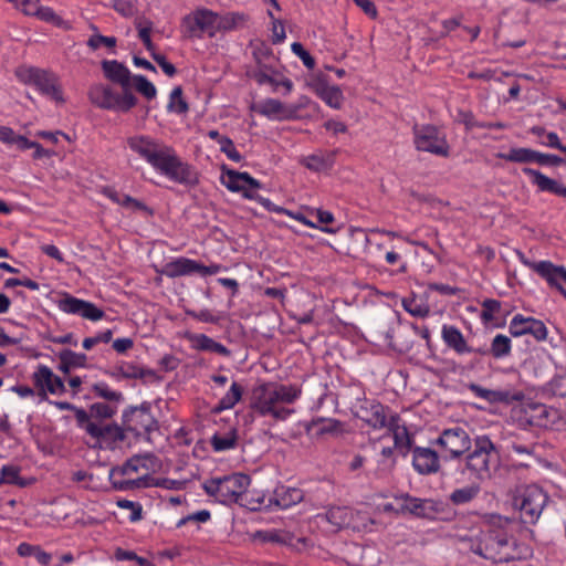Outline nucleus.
<instances>
[{
	"label": "nucleus",
	"mask_w": 566,
	"mask_h": 566,
	"mask_svg": "<svg viewBox=\"0 0 566 566\" xmlns=\"http://www.w3.org/2000/svg\"><path fill=\"white\" fill-rule=\"evenodd\" d=\"M126 143L133 153L170 180L189 187L199 182L197 171L163 140L148 135H135L128 137Z\"/></svg>",
	"instance_id": "f257e3e1"
},
{
	"label": "nucleus",
	"mask_w": 566,
	"mask_h": 566,
	"mask_svg": "<svg viewBox=\"0 0 566 566\" xmlns=\"http://www.w3.org/2000/svg\"><path fill=\"white\" fill-rule=\"evenodd\" d=\"M156 465L157 459L151 453L134 455L122 467L113 470V485L117 491L122 492H138L151 486L176 491L182 489L185 482L156 478L148 474V471Z\"/></svg>",
	"instance_id": "f03ea898"
},
{
	"label": "nucleus",
	"mask_w": 566,
	"mask_h": 566,
	"mask_svg": "<svg viewBox=\"0 0 566 566\" xmlns=\"http://www.w3.org/2000/svg\"><path fill=\"white\" fill-rule=\"evenodd\" d=\"M301 395V389L292 385L276 382L261 384L253 389L252 408L261 416H272L275 420H285L293 409L282 407L293 403Z\"/></svg>",
	"instance_id": "7ed1b4c3"
},
{
	"label": "nucleus",
	"mask_w": 566,
	"mask_h": 566,
	"mask_svg": "<svg viewBox=\"0 0 566 566\" xmlns=\"http://www.w3.org/2000/svg\"><path fill=\"white\" fill-rule=\"evenodd\" d=\"M463 542L468 543L473 553L494 563H506L514 559V542L503 527L486 524Z\"/></svg>",
	"instance_id": "20e7f679"
},
{
	"label": "nucleus",
	"mask_w": 566,
	"mask_h": 566,
	"mask_svg": "<svg viewBox=\"0 0 566 566\" xmlns=\"http://www.w3.org/2000/svg\"><path fill=\"white\" fill-rule=\"evenodd\" d=\"M382 511L401 516L444 518L446 504L434 497H394V502L385 504Z\"/></svg>",
	"instance_id": "39448f33"
},
{
	"label": "nucleus",
	"mask_w": 566,
	"mask_h": 566,
	"mask_svg": "<svg viewBox=\"0 0 566 566\" xmlns=\"http://www.w3.org/2000/svg\"><path fill=\"white\" fill-rule=\"evenodd\" d=\"M14 74L21 83L33 85L41 94L56 103L65 102L59 76L55 73L35 66L22 65L15 70Z\"/></svg>",
	"instance_id": "423d86ee"
},
{
	"label": "nucleus",
	"mask_w": 566,
	"mask_h": 566,
	"mask_svg": "<svg viewBox=\"0 0 566 566\" xmlns=\"http://www.w3.org/2000/svg\"><path fill=\"white\" fill-rule=\"evenodd\" d=\"M88 98L92 104L99 108L116 112H128L137 103L133 91L122 90V92L118 93L111 86L103 84L93 85L88 91Z\"/></svg>",
	"instance_id": "0eeeda50"
},
{
	"label": "nucleus",
	"mask_w": 566,
	"mask_h": 566,
	"mask_svg": "<svg viewBox=\"0 0 566 566\" xmlns=\"http://www.w3.org/2000/svg\"><path fill=\"white\" fill-rule=\"evenodd\" d=\"M497 461V450L488 436L474 439V450L467 457V469L482 481L491 475V464Z\"/></svg>",
	"instance_id": "6e6552de"
},
{
	"label": "nucleus",
	"mask_w": 566,
	"mask_h": 566,
	"mask_svg": "<svg viewBox=\"0 0 566 566\" xmlns=\"http://www.w3.org/2000/svg\"><path fill=\"white\" fill-rule=\"evenodd\" d=\"M415 145L418 150L428 151L438 156L449 155V145L446 136L436 126L424 125L415 127Z\"/></svg>",
	"instance_id": "1a4fd4ad"
},
{
	"label": "nucleus",
	"mask_w": 566,
	"mask_h": 566,
	"mask_svg": "<svg viewBox=\"0 0 566 566\" xmlns=\"http://www.w3.org/2000/svg\"><path fill=\"white\" fill-rule=\"evenodd\" d=\"M250 476L243 473L211 479L205 483V490L209 495H244L250 485Z\"/></svg>",
	"instance_id": "9d476101"
},
{
	"label": "nucleus",
	"mask_w": 566,
	"mask_h": 566,
	"mask_svg": "<svg viewBox=\"0 0 566 566\" xmlns=\"http://www.w3.org/2000/svg\"><path fill=\"white\" fill-rule=\"evenodd\" d=\"M437 443L443 449L444 458H459L470 450L472 441L468 432L462 428L446 429Z\"/></svg>",
	"instance_id": "9b49d317"
},
{
	"label": "nucleus",
	"mask_w": 566,
	"mask_h": 566,
	"mask_svg": "<svg viewBox=\"0 0 566 566\" xmlns=\"http://www.w3.org/2000/svg\"><path fill=\"white\" fill-rule=\"evenodd\" d=\"M221 270L220 264H211L206 266L195 260L187 258H178L165 264L163 273L168 277H178L199 273L203 276L217 274Z\"/></svg>",
	"instance_id": "f8f14e48"
},
{
	"label": "nucleus",
	"mask_w": 566,
	"mask_h": 566,
	"mask_svg": "<svg viewBox=\"0 0 566 566\" xmlns=\"http://www.w3.org/2000/svg\"><path fill=\"white\" fill-rule=\"evenodd\" d=\"M303 497L294 501L293 497H226L223 504L235 503L251 512L272 510L273 507L287 509L297 504Z\"/></svg>",
	"instance_id": "ddd939ff"
},
{
	"label": "nucleus",
	"mask_w": 566,
	"mask_h": 566,
	"mask_svg": "<svg viewBox=\"0 0 566 566\" xmlns=\"http://www.w3.org/2000/svg\"><path fill=\"white\" fill-rule=\"evenodd\" d=\"M520 260L524 265L536 272L543 277L551 287H555L557 291L562 286V282L566 283V269L562 265H555L551 261L533 262L520 253Z\"/></svg>",
	"instance_id": "4468645a"
},
{
	"label": "nucleus",
	"mask_w": 566,
	"mask_h": 566,
	"mask_svg": "<svg viewBox=\"0 0 566 566\" xmlns=\"http://www.w3.org/2000/svg\"><path fill=\"white\" fill-rule=\"evenodd\" d=\"M124 424L128 431L142 436L154 430L157 427V421L153 417L149 406L143 405L124 413Z\"/></svg>",
	"instance_id": "2eb2a0df"
},
{
	"label": "nucleus",
	"mask_w": 566,
	"mask_h": 566,
	"mask_svg": "<svg viewBox=\"0 0 566 566\" xmlns=\"http://www.w3.org/2000/svg\"><path fill=\"white\" fill-rule=\"evenodd\" d=\"M93 439L92 447L113 450L125 440L124 430L115 423L97 422L94 432L90 434Z\"/></svg>",
	"instance_id": "dca6fc26"
},
{
	"label": "nucleus",
	"mask_w": 566,
	"mask_h": 566,
	"mask_svg": "<svg viewBox=\"0 0 566 566\" xmlns=\"http://www.w3.org/2000/svg\"><path fill=\"white\" fill-rule=\"evenodd\" d=\"M34 386L39 389V395L45 399L46 391L50 394H62L65 386L62 379L44 365H40L32 376Z\"/></svg>",
	"instance_id": "f3484780"
},
{
	"label": "nucleus",
	"mask_w": 566,
	"mask_h": 566,
	"mask_svg": "<svg viewBox=\"0 0 566 566\" xmlns=\"http://www.w3.org/2000/svg\"><path fill=\"white\" fill-rule=\"evenodd\" d=\"M510 333L514 337L531 334L536 340H544L547 337V328L542 321L515 315L510 323Z\"/></svg>",
	"instance_id": "a211bd4d"
},
{
	"label": "nucleus",
	"mask_w": 566,
	"mask_h": 566,
	"mask_svg": "<svg viewBox=\"0 0 566 566\" xmlns=\"http://www.w3.org/2000/svg\"><path fill=\"white\" fill-rule=\"evenodd\" d=\"M59 307L69 314H77L86 319L98 321L104 317V312L96 307L93 303L66 296L60 301Z\"/></svg>",
	"instance_id": "6ab92c4d"
},
{
	"label": "nucleus",
	"mask_w": 566,
	"mask_h": 566,
	"mask_svg": "<svg viewBox=\"0 0 566 566\" xmlns=\"http://www.w3.org/2000/svg\"><path fill=\"white\" fill-rule=\"evenodd\" d=\"M412 465L420 474L436 473L440 469L439 454L430 448L415 447L412 449Z\"/></svg>",
	"instance_id": "aec40b11"
},
{
	"label": "nucleus",
	"mask_w": 566,
	"mask_h": 566,
	"mask_svg": "<svg viewBox=\"0 0 566 566\" xmlns=\"http://www.w3.org/2000/svg\"><path fill=\"white\" fill-rule=\"evenodd\" d=\"M259 114L275 119H291L297 114V106H286L279 99L268 98L254 107Z\"/></svg>",
	"instance_id": "412c9836"
},
{
	"label": "nucleus",
	"mask_w": 566,
	"mask_h": 566,
	"mask_svg": "<svg viewBox=\"0 0 566 566\" xmlns=\"http://www.w3.org/2000/svg\"><path fill=\"white\" fill-rule=\"evenodd\" d=\"M388 407L379 402H369L360 407L358 417L374 429L386 428L389 421Z\"/></svg>",
	"instance_id": "4be33fe9"
},
{
	"label": "nucleus",
	"mask_w": 566,
	"mask_h": 566,
	"mask_svg": "<svg viewBox=\"0 0 566 566\" xmlns=\"http://www.w3.org/2000/svg\"><path fill=\"white\" fill-rule=\"evenodd\" d=\"M102 70L109 81L120 86L123 91H132V78L134 75L130 71L118 61H103Z\"/></svg>",
	"instance_id": "5701e85b"
},
{
	"label": "nucleus",
	"mask_w": 566,
	"mask_h": 566,
	"mask_svg": "<svg viewBox=\"0 0 566 566\" xmlns=\"http://www.w3.org/2000/svg\"><path fill=\"white\" fill-rule=\"evenodd\" d=\"M469 389L479 398L484 399L488 402H505L521 401L524 395L521 391L511 392L507 390H491L483 388L476 384H471Z\"/></svg>",
	"instance_id": "b1692460"
},
{
	"label": "nucleus",
	"mask_w": 566,
	"mask_h": 566,
	"mask_svg": "<svg viewBox=\"0 0 566 566\" xmlns=\"http://www.w3.org/2000/svg\"><path fill=\"white\" fill-rule=\"evenodd\" d=\"M386 428L392 434L395 448L406 454L411 449L412 437L409 434L407 427L401 423L399 415H390Z\"/></svg>",
	"instance_id": "393cba45"
},
{
	"label": "nucleus",
	"mask_w": 566,
	"mask_h": 566,
	"mask_svg": "<svg viewBox=\"0 0 566 566\" xmlns=\"http://www.w3.org/2000/svg\"><path fill=\"white\" fill-rule=\"evenodd\" d=\"M336 154L337 150H317L312 155L302 157L300 163L312 171L323 172L332 169Z\"/></svg>",
	"instance_id": "a878e982"
},
{
	"label": "nucleus",
	"mask_w": 566,
	"mask_h": 566,
	"mask_svg": "<svg viewBox=\"0 0 566 566\" xmlns=\"http://www.w3.org/2000/svg\"><path fill=\"white\" fill-rule=\"evenodd\" d=\"M513 505L520 510V518L524 524H535L541 516L545 501L534 503L533 497H513Z\"/></svg>",
	"instance_id": "bb28decb"
},
{
	"label": "nucleus",
	"mask_w": 566,
	"mask_h": 566,
	"mask_svg": "<svg viewBox=\"0 0 566 566\" xmlns=\"http://www.w3.org/2000/svg\"><path fill=\"white\" fill-rule=\"evenodd\" d=\"M441 336L446 345L457 354L476 353V349L467 344L461 331L453 325H443Z\"/></svg>",
	"instance_id": "cd10ccee"
},
{
	"label": "nucleus",
	"mask_w": 566,
	"mask_h": 566,
	"mask_svg": "<svg viewBox=\"0 0 566 566\" xmlns=\"http://www.w3.org/2000/svg\"><path fill=\"white\" fill-rule=\"evenodd\" d=\"M196 13L202 34L207 33L209 36H213L220 29L228 27L227 21L211 10L198 9Z\"/></svg>",
	"instance_id": "c85d7f7f"
},
{
	"label": "nucleus",
	"mask_w": 566,
	"mask_h": 566,
	"mask_svg": "<svg viewBox=\"0 0 566 566\" xmlns=\"http://www.w3.org/2000/svg\"><path fill=\"white\" fill-rule=\"evenodd\" d=\"M523 172L532 177L533 184L536 185L541 191H547L562 197H566V187L560 185L558 181L548 178L541 171L533 168H524Z\"/></svg>",
	"instance_id": "c756f323"
},
{
	"label": "nucleus",
	"mask_w": 566,
	"mask_h": 566,
	"mask_svg": "<svg viewBox=\"0 0 566 566\" xmlns=\"http://www.w3.org/2000/svg\"><path fill=\"white\" fill-rule=\"evenodd\" d=\"M191 345L197 350L211 352L218 355L229 357L231 352L222 344L216 342L205 334H195L189 337Z\"/></svg>",
	"instance_id": "7c9ffc66"
},
{
	"label": "nucleus",
	"mask_w": 566,
	"mask_h": 566,
	"mask_svg": "<svg viewBox=\"0 0 566 566\" xmlns=\"http://www.w3.org/2000/svg\"><path fill=\"white\" fill-rule=\"evenodd\" d=\"M315 92L328 106L336 109L342 107L344 96L339 87L319 82L315 85Z\"/></svg>",
	"instance_id": "2f4dec72"
},
{
	"label": "nucleus",
	"mask_w": 566,
	"mask_h": 566,
	"mask_svg": "<svg viewBox=\"0 0 566 566\" xmlns=\"http://www.w3.org/2000/svg\"><path fill=\"white\" fill-rule=\"evenodd\" d=\"M476 353L480 355H492L494 358H502L511 353V339L502 334L496 335L492 343L491 347L488 348H478Z\"/></svg>",
	"instance_id": "473e14b6"
},
{
	"label": "nucleus",
	"mask_w": 566,
	"mask_h": 566,
	"mask_svg": "<svg viewBox=\"0 0 566 566\" xmlns=\"http://www.w3.org/2000/svg\"><path fill=\"white\" fill-rule=\"evenodd\" d=\"M114 377H123L128 379H137L145 377H154L155 373L150 369H145L133 363H123L114 368L112 373Z\"/></svg>",
	"instance_id": "72a5a7b5"
},
{
	"label": "nucleus",
	"mask_w": 566,
	"mask_h": 566,
	"mask_svg": "<svg viewBox=\"0 0 566 566\" xmlns=\"http://www.w3.org/2000/svg\"><path fill=\"white\" fill-rule=\"evenodd\" d=\"M243 388L238 382H232L229 391L220 399L218 405H216L212 409L213 413H220L223 410H228L233 408L242 398Z\"/></svg>",
	"instance_id": "f704fd0d"
},
{
	"label": "nucleus",
	"mask_w": 566,
	"mask_h": 566,
	"mask_svg": "<svg viewBox=\"0 0 566 566\" xmlns=\"http://www.w3.org/2000/svg\"><path fill=\"white\" fill-rule=\"evenodd\" d=\"M210 443L217 452L234 449L238 444V431L237 429H231L226 433H214L211 437Z\"/></svg>",
	"instance_id": "c9c22d12"
},
{
	"label": "nucleus",
	"mask_w": 566,
	"mask_h": 566,
	"mask_svg": "<svg viewBox=\"0 0 566 566\" xmlns=\"http://www.w3.org/2000/svg\"><path fill=\"white\" fill-rule=\"evenodd\" d=\"M496 157L512 163L528 164L535 163L536 150L530 148H512L506 154H496Z\"/></svg>",
	"instance_id": "e433bc0d"
},
{
	"label": "nucleus",
	"mask_w": 566,
	"mask_h": 566,
	"mask_svg": "<svg viewBox=\"0 0 566 566\" xmlns=\"http://www.w3.org/2000/svg\"><path fill=\"white\" fill-rule=\"evenodd\" d=\"M208 136L217 140L220 145V150L227 155V157L235 163H239L242 159L240 153L235 149L233 142L227 137L219 134L218 130H209Z\"/></svg>",
	"instance_id": "4c0bfd02"
},
{
	"label": "nucleus",
	"mask_w": 566,
	"mask_h": 566,
	"mask_svg": "<svg viewBox=\"0 0 566 566\" xmlns=\"http://www.w3.org/2000/svg\"><path fill=\"white\" fill-rule=\"evenodd\" d=\"M134 25L138 31V38L142 40V42L144 43L147 51L153 52V50L156 49L150 39V33L153 30V22L149 19H147L146 17L142 15V17H136V19L134 21Z\"/></svg>",
	"instance_id": "58836bf2"
},
{
	"label": "nucleus",
	"mask_w": 566,
	"mask_h": 566,
	"mask_svg": "<svg viewBox=\"0 0 566 566\" xmlns=\"http://www.w3.org/2000/svg\"><path fill=\"white\" fill-rule=\"evenodd\" d=\"M17 552L21 557L33 556L43 566H48L51 562V555L42 551L38 545L21 543Z\"/></svg>",
	"instance_id": "ea45409f"
},
{
	"label": "nucleus",
	"mask_w": 566,
	"mask_h": 566,
	"mask_svg": "<svg viewBox=\"0 0 566 566\" xmlns=\"http://www.w3.org/2000/svg\"><path fill=\"white\" fill-rule=\"evenodd\" d=\"M222 184L233 192H239L245 190V181H243L240 176H243V172H239L232 169H228L224 166L222 167Z\"/></svg>",
	"instance_id": "a19ab883"
},
{
	"label": "nucleus",
	"mask_w": 566,
	"mask_h": 566,
	"mask_svg": "<svg viewBox=\"0 0 566 566\" xmlns=\"http://www.w3.org/2000/svg\"><path fill=\"white\" fill-rule=\"evenodd\" d=\"M90 411L94 421L104 423V420L111 419L116 413V407L105 402H95L90 407Z\"/></svg>",
	"instance_id": "79ce46f5"
},
{
	"label": "nucleus",
	"mask_w": 566,
	"mask_h": 566,
	"mask_svg": "<svg viewBox=\"0 0 566 566\" xmlns=\"http://www.w3.org/2000/svg\"><path fill=\"white\" fill-rule=\"evenodd\" d=\"M253 538L262 543L287 544L289 539H291V535L280 531H258L254 533Z\"/></svg>",
	"instance_id": "37998d69"
},
{
	"label": "nucleus",
	"mask_w": 566,
	"mask_h": 566,
	"mask_svg": "<svg viewBox=\"0 0 566 566\" xmlns=\"http://www.w3.org/2000/svg\"><path fill=\"white\" fill-rule=\"evenodd\" d=\"M402 306L409 314L416 317H427L430 313V307L415 297L403 298Z\"/></svg>",
	"instance_id": "c03bdc74"
},
{
	"label": "nucleus",
	"mask_w": 566,
	"mask_h": 566,
	"mask_svg": "<svg viewBox=\"0 0 566 566\" xmlns=\"http://www.w3.org/2000/svg\"><path fill=\"white\" fill-rule=\"evenodd\" d=\"M143 94L146 98L151 99L156 96V87L143 75H134L132 78V88Z\"/></svg>",
	"instance_id": "a18cd8bd"
},
{
	"label": "nucleus",
	"mask_w": 566,
	"mask_h": 566,
	"mask_svg": "<svg viewBox=\"0 0 566 566\" xmlns=\"http://www.w3.org/2000/svg\"><path fill=\"white\" fill-rule=\"evenodd\" d=\"M181 25H182L188 38H201L202 36V32L199 29V19L197 17L196 11L186 15L182 19Z\"/></svg>",
	"instance_id": "49530a36"
},
{
	"label": "nucleus",
	"mask_w": 566,
	"mask_h": 566,
	"mask_svg": "<svg viewBox=\"0 0 566 566\" xmlns=\"http://www.w3.org/2000/svg\"><path fill=\"white\" fill-rule=\"evenodd\" d=\"M168 109L170 112H176L178 114H184L188 111V105L186 101L182 98V90L180 86H177L172 90L170 94Z\"/></svg>",
	"instance_id": "de8ad7c7"
},
{
	"label": "nucleus",
	"mask_w": 566,
	"mask_h": 566,
	"mask_svg": "<svg viewBox=\"0 0 566 566\" xmlns=\"http://www.w3.org/2000/svg\"><path fill=\"white\" fill-rule=\"evenodd\" d=\"M75 411V419L80 428L85 430V432L90 436L94 432V429L97 424L96 421L92 419L91 411H85L84 409H73Z\"/></svg>",
	"instance_id": "09e8293b"
},
{
	"label": "nucleus",
	"mask_w": 566,
	"mask_h": 566,
	"mask_svg": "<svg viewBox=\"0 0 566 566\" xmlns=\"http://www.w3.org/2000/svg\"><path fill=\"white\" fill-rule=\"evenodd\" d=\"M59 359L67 360L69 365L73 368L85 367L87 363V356L85 354L75 353L71 349H63L57 355Z\"/></svg>",
	"instance_id": "8fccbe9b"
},
{
	"label": "nucleus",
	"mask_w": 566,
	"mask_h": 566,
	"mask_svg": "<svg viewBox=\"0 0 566 566\" xmlns=\"http://www.w3.org/2000/svg\"><path fill=\"white\" fill-rule=\"evenodd\" d=\"M501 310V303L493 298H486L482 303L481 318L484 323L492 322Z\"/></svg>",
	"instance_id": "3c124183"
},
{
	"label": "nucleus",
	"mask_w": 566,
	"mask_h": 566,
	"mask_svg": "<svg viewBox=\"0 0 566 566\" xmlns=\"http://www.w3.org/2000/svg\"><path fill=\"white\" fill-rule=\"evenodd\" d=\"M36 18L55 27L66 28V22L50 7L41 6Z\"/></svg>",
	"instance_id": "603ef678"
},
{
	"label": "nucleus",
	"mask_w": 566,
	"mask_h": 566,
	"mask_svg": "<svg viewBox=\"0 0 566 566\" xmlns=\"http://www.w3.org/2000/svg\"><path fill=\"white\" fill-rule=\"evenodd\" d=\"M253 55L256 62V70H260L262 72L275 73V67L271 63L273 56L269 55L266 50L254 51Z\"/></svg>",
	"instance_id": "864d4df0"
},
{
	"label": "nucleus",
	"mask_w": 566,
	"mask_h": 566,
	"mask_svg": "<svg viewBox=\"0 0 566 566\" xmlns=\"http://www.w3.org/2000/svg\"><path fill=\"white\" fill-rule=\"evenodd\" d=\"M93 390H94V392H95L97 396H99V397H102V398H104V399H106V400H108V401H116V402H118V401H120V400L123 399V395H122V392H118V391H114V390H112V389H111L106 384H104V382L95 384V385L93 386Z\"/></svg>",
	"instance_id": "5fc2aeb1"
},
{
	"label": "nucleus",
	"mask_w": 566,
	"mask_h": 566,
	"mask_svg": "<svg viewBox=\"0 0 566 566\" xmlns=\"http://www.w3.org/2000/svg\"><path fill=\"white\" fill-rule=\"evenodd\" d=\"M112 7L125 18H130L137 12L136 4L129 0H112Z\"/></svg>",
	"instance_id": "6e6d98bb"
},
{
	"label": "nucleus",
	"mask_w": 566,
	"mask_h": 566,
	"mask_svg": "<svg viewBox=\"0 0 566 566\" xmlns=\"http://www.w3.org/2000/svg\"><path fill=\"white\" fill-rule=\"evenodd\" d=\"M243 196L248 199L256 200L260 202L264 208H266L269 211H275L279 213H287V210L281 207L275 206L271 202V200L263 198L259 196L258 193H254L245 188V190L242 191Z\"/></svg>",
	"instance_id": "4d7b16f0"
},
{
	"label": "nucleus",
	"mask_w": 566,
	"mask_h": 566,
	"mask_svg": "<svg viewBox=\"0 0 566 566\" xmlns=\"http://www.w3.org/2000/svg\"><path fill=\"white\" fill-rule=\"evenodd\" d=\"M117 505L120 509H127L130 511L129 520L132 522H137L142 518V505L138 502H133L126 499H122L117 501Z\"/></svg>",
	"instance_id": "13d9d810"
},
{
	"label": "nucleus",
	"mask_w": 566,
	"mask_h": 566,
	"mask_svg": "<svg viewBox=\"0 0 566 566\" xmlns=\"http://www.w3.org/2000/svg\"><path fill=\"white\" fill-rule=\"evenodd\" d=\"M292 52L297 55L304 63V65L313 70L315 66V60L314 57L303 48V45L300 42H294L291 45Z\"/></svg>",
	"instance_id": "bf43d9fd"
},
{
	"label": "nucleus",
	"mask_w": 566,
	"mask_h": 566,
	"mask_svg": "<svg viewBox=\"0 0 566 566\" xmlns=\"http://www.w3.org/2000/svg\"><path fill=\"white\" fill-rule=\"evenodd\" d=\"M87 45L93 50L98 49L101 45L107 48H114L116 45V39L114 36H104L101 34L93 35L88 39Z\"/></svg>",
	"instance_id": "052dcab7"
},
{
	"label": "nucleus",
	"mask_w": 566,
	"mask_h": 566,
	"mask_svg": "<svg viewBox=\"0 0 566 566\" xmlns=\"http://www.w3.org/2000/svg\"><path fill=\"white\" fill-rule=\"evenodd\" d=\"M269 17L272 19V41L273 43H281L285 39V30L281 20L275 19L271 11L268 12Z\"/></svg>",
	"instance_id": "680f3d73"
},
{
	"label": "nucleus",
	"mask_w": 566,
	"mask_h": 566,
	"mask_svg": "<svg viewBox=\"0 0 566 566\" xmlns=\"http://www.w3.org/2000/svg\"><path fill=\"white\" fill-rule=\"evenodd\" d=\"M209 520H210V512L207 510H202V511L189 514V515L182 517L181 520H179L177 523V527H181L189 522L205 523Z\"/></svg>",
	"instance_id": "e2e57ef3"
},
{
	"label": "nucleus",
	"mask_w": 566,
	"mask_h": 566,
	"mask_svg": "<svg viewBox=\"0 0 566 566\" xmlns=\"http://www.w3.org/2000/svg\"><path fill=\"white\" fill-rule=\"evenodd\" d=\"M319 427V433H339L342 432V422L336 419H321L317 421Z\"/></svg>",
	"instance_id": "0e129e2a"
},
{
	"label": "nucleus",
	"mask_w": 566,
	"mask_h": 566,
	"mask_svg": "<svg viewBox=\"0 0 566 566\" xmlns=\"http://www.w3.org/2000/svg\"><path fill=\"white\" fill-rule=\"evenodd\" d=\"M19 8L27 15L38 17L41 4L39 0H21Z\"/></svg>",
	"instance_id": "69168bd1"
},
{
	"label": "nucleus",
	"mask_w": 566,
	"mask_h": 566,
	"mask_svg": "<svg viewBox=\"0 0 566 566\" xmlns=\"http://www.w3.org/2000/svg\"><path fill=\"white\" fill-rule=\"evenodd\" d=\"M535 163L539 165L559 166L564 163V160L556 155H548L536 151Z\"/></svg>",
	"instance_id": "338daca9"
},
{
	"label": "nucleus",
	"mask_w": 566,
	"mask_h": 566,
	"mask_svg": "<svg viewBox=\"0 0 566 566\" xmlns=\"http://www.w3.org/2000/svg\"><path fill=\"white\" fill-rule=\"evenodd\" d=\"M18 471L12 467H3L1 470L0 483L14 484L18 482Z\"/></svg>",
	"instance_id": "774afa93"
}]
</instances>
